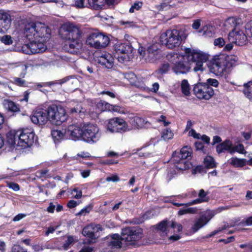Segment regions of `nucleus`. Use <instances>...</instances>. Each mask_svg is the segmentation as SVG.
I'll return each instance as SVG.
<instances>
[{"label":"nucleus","instance_id":"obj_23","mask_svg":"<svg viewBox=\"0 0 252 252\" xmlns=\"http://www.w3.org/2000/svg\"><path fill=\"white\" fill-rule=\"evenodd\" d=\"M210 219L205 216H202L196 220L191 226L190 233L194 234L197 232L200 228L205 225L209 221Z\"/></svg>","mask_w":252,"mask_h":252},{"label":"nucleus","instance_id":"obj_56","mask_svg":"<svg viewBox=\"0 0 252 252\" xmlns=\"http://www.w3.org/2000/svg\"><path fill=\"white\" fill-rule=\"evenodd\" d=\"M6 186L15 191H18L20 189L19 185L14 182H7Z\"/></svg>","mask_w":252,"mask_h":252},{"label":"nucleus","instance_id":"obj_57","mask_svg":"<svg viewBox=\"0 0 252 252\" xmlns=\"http://www.w3.org/2000/svg\"><path fill=\"white\" fill-rule=\"evenodd\" d=\"M1 41L5 45H10L13 43L11 37L9 35H4L1 37Z\"/></svg>","mask_w":252,"mask_h":252},{"label":"nucleus","instance_id":"obj_33","mask_svg":"<svg viewBox=\"0 0 252 252\" xmlns=\"http://www.w3.org/2000/svg\"><path fill=\"white\" fill-rule=\"evenodd\" d=\"M116 127H118V129H116L114 132L123 133L129 130L127 124L123 119L119 118Z\"/></svg>","mask_w":252,"mask_h":252},{"label":"nucleus","instance_id":"obj_15","mask_svg":"<svg viewBox=\"0 0 252 252\" xmlns=\"http://www.w3.org/2000/svg\"><path fill=\"white\" fill-rule=\"evenodd\" d=\"M51 29L44 24L37 22L36 37L42 42H47L51 37Z\"/></svg>","mask_w":252,"mask_h":252},{"label":"nucleus","instance_id":"obj_31","mask_svg":"<svg viewBox=\"0 0 252 252\" xmlns=\"http://www.w3.org/2000/svg\"><path fill=\"white\" fill-rule=\"evenodd\" d=\"M19 137V130H10L6 134V142L10 146H14L15 144L16 136Z\"/></svg>","mask_w":252,"mask_h":252},{"label":"nucleus","instance_id":"obj_61","mask_svg":"<svg viewBox=\"0 0 252 252\" xmlns=\"http://www.w3.org/2000/svg\"><path fill=\"white\" fill-rule=\"evenodd\" d=\"M92 207L90 205H88L82 209L81 211L78 213L79 215H85L87 213H89L91 210H92Z\"/></svg>","mask_w":252,"mask_h":252},{"label":"nucleus","instance_id":"obj_32","mask_svg":"<svg viewBox=\"0 0 252 252\" xmlns=\"http://www.w3.org/2000/svg\"><path fill=\"white\" fill-rule=\"evenodd\" d=\"M236 58L235 56H227L225 59L223 58V64L226 71L227 69H229L236 65L237 62Z\"/></svg>","mask_w":252,"mask_h":252},{"label":"nucleus","instance_id":"obj_60","mask_svg":"<svg viewBox=\"0 0 252 252\" xmlns=\"http://www.w3.org/2000/svg\"><path fill=\"white\" fill-rule=\"evenodd\" d=\"M158 122H163L164 126H168L170 122L166 121V117L164 115H161L158 119L157 120Z\"/></svg>","mask_w":252,"mask_h":252},{"label":"nucleus","instance_id":"obj_62","mask_svg":"<svg viewBox=\"0 0 252 252\" xmlns=\"http://www.w3.org/2000/svg\"><path fill=\"white\" fill-rule=\"evenodd\" d=\"M125 78L128 79L129 82L130 81H134L135 79H137V77L135 74L132 72L126 73L125 74Z\"/></svg>","mask_w":252,"mask_h":252},{"label":"nucleus","instance_id":"obj_51","mask_svg":"<svg viewBox=\"0 0 252 252\" xmlns=\"http://www.w3.org/2000/svg\"><path fill=\"white\" fill-rule=\"evenodd\" d=\"M243 222H244V220H236L234 221L230 222L228 224L227 227L235 228V227L238 226H245V225H243V224H242V223Z\"/></svg>","mask_w":252,"mask_h":252},{"label":"nucleus","instance_id":"obj_19","mask_svg":"<svg viewBox=\"0 0 252 252\" xmlns=\"http://www.w3.org/2000/svg\"><path fill=\"white\" fill-rule=\"evenodd\" d=\"M99 230H101V226L99 224L91 223L84 227L82 230V234L91 240H94L96 238L95 234Z\"/></svg>","mask_w":252,"mask_h":252},{"label":"nucleus","instance_id":"obj_46","mask_svg":"<svg viewBox=\"0 0 252 252\" xmlns=\"http://www.w3.org/2000/svg\"><path fill=\"white\" fill-rule=\"evenodd\" d=\"M194 146L196 151H199L204 154L207 153L206 148L203 143L201 141H196L194 143Z\"/></svg>","mask_w":252,"mask_h":252},{"label":"nucleus","instance_id":"obj_14","mask_svg":"<svg viewBox=\"0 0 252 252\" xmlns=\"http://www.w3.org/2000/svg\"><path fill=\"white\" fill-rule=\"evenodd\" d=\"M209 68L211 72L217 75H221L226 71L223 58L219 57V56L212 59Z\"/></svg>","mask_w":252,"mask_h":252},{"label":"nucleus","instance_id":"obj_49","mask_svg":"<svg viewBox=\"0 0 252 252\" xmlns=\"http://www.w3.org/2000/svg\"><path fill=\"white\" fill-rule=\"evenodd\" d=\"M171 2V0H163L160 4L157 6V7L158 10L162 11L165 8L170 7V3Z\"/></svg>","mask_w":252,"mask_h":252},{"label":"nucleus","instance_id":"obj_59","mask_svg":"<svg viewBox=\"0 0 252 252\" xmlns=\"http://www.w3.org/2000/svg\"><path fill=\"white\" fill-rule=\"evenodd\" d=\"M234 236H230L228 237L226 239H220L218 240V242L219 243H223L225 244H228L230 242H233L235 241Z\"/></svg>","mask_w":252,"mask_h":252},{"label":"nucleus","instance_id":"obj_30","mask_svg":"<svg viewBox=\"0 0 252 252\" xmlns=\"http://www.w3.org/2000/svg\"><path fill=\"white\" fill-rule=\"evenodd\" d=\"M66 131L59 129H54L51 131V135L56 144L60 143L64 139Z\"/></svg>","mask_w":252,"mask_h":252},{"label":"nucleus","instance_id":"obj_39","mask_svg":"<svg viewBox=\"0 0 252 252\" xmlns=\"http://www.w3.org/2000/svg\"><path fill=\"white\" fill-rule=\"evenodd\" d=\"M35 176L37 178L41 179L42 181L44 179L51 178L49 173V170L47 169L38 170L36 172Z\"/></svg>","mask_w":252,"mask_h":252},{"label":"nucleus","instance_id":"obj_50","mask_svg":"<svg viewBox=\"0 0 252 252\" xmlns=\"http://www.w3.org/2000/svg\"><path fill=\"white\" fill-rule=\"evenodd\" d=\"M111 112H118L120 114H126V110L125 108L124 107H121L118 105H112V107L111 108Z\"/></svg>","mask_w":252,"mask_h":252},{"label":"nucleus","instance_id":"obj_37","mask_svg":"<svg viewBox=\"0 0 252 252\" xmlns=\"http://www.w3.org/2000/svg\"><path fill=\"white\" fill-rule=\"evenodd\" d=\"M88 1L91 8L94 10L101 9L105 4L104 0H88Z\"/></svg>","mask_w":252,"mask_h":252},{"label":"nucleus","instance_id":"obj_22","mask_svg":"<svg viewBox=\"0 0 252 252\" xmlns=\"http://www.w3.org/2000/svg\"><path fill=\"white\" fill-rule=\"evenodd\" d=\"M122 235L118 233L113 234L111 239L107 242V245L112 248L120 249L123 248V242Z\"/></svg>","mask_w":252,"mask_h":252},{"label":"nucleus","instance_id":"obj_1","mask_svg":"<svg viewBox=\"0 0 252 252\" xmlns=\"http://www.w3.org/2000/svg\"><path fill=\"white\" fill-rule=\"evenodd\" d=\"M167 60L172 64V70L177 75L188 73L193 67L195 72L203 70V64L209 59V55L200 50L185 48L184 54L168 53Z\"/></svg>","mask_w":252,"mask_h":252},{"label":"nucleus","instance_id":"obj_41","mask_svg":"<svg viewBox=\"0 0 252 252\" xmlns=\"http://www.w3.org/2000/svg\"><path fill=\"white\" fill-rule=\"evenodd\" d=\"M182 93L186 96H189L190 93V86L188 81L186 79L182 80L181 85Z\"/></svg>","mask_w":252,"mask_h":252},{"label":"nucleus","instance_id":"obj_53","mask_svg":"<svg viewBox=\"0 0 252 252\" xmlns=\"http://www.w3.org/2000/svg\"><path fill=\"white\" fill-rule=\"evenodd\" d=\"M204 84L210 87H217L219 86V83L216 79L209 78L206 80V83H204Z\"/></svg>","mask_w":252,"mask_h":252},{"label":"nucleus","instance_id":"obj_20","mask_svg":"<svg viewBox=\"0 0 252 252\" xmlns=\"http://www.w3.org/2000/svg\"><path fill=\"white\" fill-rule=\"evenodd\" d=\"M95 61L108 69L112 68L114 65V59L112 55L106 52L101 53V55L97 57Z\"/></svg>","mask_w":252,"mask_h":252},{"label":"nucleus","instance_id":"obj_16","mask_svg":"<svg viewBox=\"0 0 252 252\" xmlns=\"http://www.w3.org/2000/svg\"><path fill=\"white\" fill-rule=\"evenodd\" d=\"M84 130V125L81 124H73L68 126L67 130V134H69L71 139L73 140H82Z\"/></svg>","mask_w":252,"mask_h":252},{"label":"nucleus","instance_id":"obj_55","mask_svg":"<svg viewBox=\"0 0 252 252\" xmlns=\"http://www.w3.org/2000/svg\"><path fill=\"white\" fill-rule=\"evenodd\" d=\"M225 42L222 37H219L214 40V44L220 48L222 47L225 45Z\"/></svg>","mask_w":252,"mask_h":252},{"label":"nucleus","instance_id":"obj_11","mask_svg":"<svg viewBox=\"0 0 252 252\" xmlns=\"http://www.w3.org/2000/svg\"><path fill=\"white\" fill-rule=\"evenodd\" d=\"M35 133L31 129L26 128L19 130L18 145L26 148L30 147L34 143Z\"/></svg>","mask_w":252,"mask_h":252},{"label":"nucleus","instance_id":"obj_35","mask_svg":"<svg viewBox=\"0 0 252 252\" xmlns=\"http://www.w3.org/2000/svg\"><path fill=\"white\" fill-rule=\"evenodd\" d=\"M158 231L161 232L163 235H166L168 232V221L167 220H163L159 222L156 227Z\"/></svg>","mask_w":252,"mask_h":252},{"label":"nucleus","instance_id":"obj_38","mask_svg":"<svg viewBox=\"0 0 252 252\" xmlns=\"http://www.w3.org/2000/svg\"><path fill=\"white\" fill-rule=\"evenodd\" d=\"M96 106L98 109L102 112L107 111H111V108L112 107V104L102 100H100L98 102Z\"/></svg>","mask_w":252,"mask_h":252},{"label":"nucleus","instance_id":"obj_26","mask_svg":"<svg viewBox=\"0 0 252 252\" xmlns=\"http://www.w3.org/2000/svg\"><path fill=\"white\" fill-rule=\"evenodd\" d=\"M129 124L135 128H140L144 126L145 120L140 117L135 116L129 117Z\"/></svg>","mask_w":252,"mask_h":252},{"label":"nucleus","instance_id":"obj_48","mask_svg":"<svg viewBox=\"0 0 252 252\" xmlns=\"http://www.w3.org/2000/svg\"><path fill=\"white\" fill-rule=\"evenodd\" d=\"M245 151L244 145L242 144H239L235 146H232V148L231 151H230V154H232L235 152H237L240 154H244V151Z\"/></svg>","mask_w":252,"mask_h":252},{"label":"nucleus","instance_id":"obj_43","mask_svg":"<svg viewBox=\"0 0 252 252\" xmlns=\"http://www.w3.org/2000/svg\"><path fill=\"white\" fill-rule=\"evenodd\" d=\"M173 136V132L169 128L163 129L161 133V137L165 140H168L172 139Z\"/></svg>","mask_w":252,"mask_h":252},{"label":"nucleus","instance_id":"obj_13","mask_svg":"<svg viewBox=\"0 0 252 252\" xmlns=\"http://www.w3.org/2000/svg\"><path fill=\"white\" fill-rule=\"evenodd\" d=\"M138 51L140 55L145 57L146 60L150 62H153L157 60L159 52L158 47L155 44L150 45L147 49L140 46Z\"/></svg>","mask_w":252,"mask_h":252},{"label":"nucleus","instance_id":"obj_5","mask_svg":"<svg viewBox=\"0 0 252 252\" xmlns=\"http://www.w3.org/2000/svg\"><path fill=\"white\" fill-rule=\"evenodd\" d=\"M192 150L190 146H184L180 151H175L172 154V160L177 169L184 171L190 168V162L186 160L192 157Z\"/></svg>","mask_w":252,"mask_h":252},{"label":"nucleus","instance_id":"obj_42","mask_svg":"<svg viewBox=\"0 0 252 252\" xmlns=\"http://www.w3.org/2000/svg\"><path fill=\"white\" fill-rule=\"evenodd\" d=\"M130 83L135 87L142 91H146L148 89L144 81L139 80L137 78L134 81H130Z\"/></svg>","mask_w":252,"mask_h":252},{"label":"nucleus","instance_id":"obj_12","mask_svg":"<svg viewBox=\"0 0 252 252\" xmlns=\"http://www.w3.org/2000/svg\"><path fill=\"white\" fill-rule=\"evenodd\" d=\"M229 40L239 46H243L248 42V37L242 30L234 29L228 34Z\"/></svg>","mask_w":252,"mask_h":252},{"label":"nucleus","instance_id":"obj_64","mask_svg":"<svg viewBox=\"0 0 252 252\" xmlns=\"http://www.w3.org/2000/svg\"><path fill=\"white\" fill-rule=\"evenodd\" d=\"M246 29L247 32H250V36L252 37V21H250L246 25Z\"/></svg>","mask_w":252,"mask_h":252},{"label":"nucleus","instance_id":"obj_9","mask_svg":"<svg viewBox=\"0 0 252 252\" xmlns=\"http://www.w3.org/2000/svg\"><path fill=\"white\" fill-rule=\"evenodd\" d=\"M113 50L115 57L123 63L126 59V55L132 52L133 48L130 43L117 42L114 45Z\"/></svg>","mask_w":252,"mask_h":252},{"label":"nucleus","instance_id":"obj_44","mask_svg":"<svg viewBox=\"0 0 252 252\" xmlns=\"http://www.w3.org/2000/svg\"><path fill=\"white\" fill-rule=\"evenodd\" d=\"M177 171H181V170L177 169L176 166L175 168L168 169L166 176V180L168 182H170L177 175ZM181 171H182L181 170Z\"/></svg>","mask_w":252,"mask_h":252},{"label":"nucleus","instance_id":"obj_34","mask_svg":"<svg viewBox=\"0 0 252 252\" xmlns=\"http://www.w3.org/2000/svg\"><path fill=\"white\" fill-rule=\"evenodd\" d=\"M252 85V81H249L243 85L244 89L242 91L245 96L250 101H252V91L251 86Z\"/></svg>","mask_w":252,"mask_h":252},{"label":"nucleus","instance_id":"obj_24","mask_svg":"<svg viewBox=\"0 0 252 252\" xmlns=\"http://www.w3.org/2000/svg\"><path fill=\"white\" fill-rule=\"evenodd\" d=\"M3 104L8 111L12 112L13 115L21 111L20 105L10 99L4 100Z\"/></svg>","mask_w":252,"mask_h":252},{"label":"nucleus","instance_id":"obj_18","mask_svg":"<svg viewBox=\"0 0 252 252\" xmlns=\"http://www.w3.org/2000/svg\"><path fill=\"white\" fill-rule=\"evenodd\" d=\"M11 16L7 12L0 10V33H4L10 27Z\"/></svg>","mask_w":252,"mask_h":252},{"label":"nucleus","instance_id":"obj_63","mask_svg":"<svg viewBox=\"0 0 252 252\" xmlns=\"http://www.w3.org/2000/svg\"><path fill=\"white\" fill-rule=\"evenodd\" d=\"M102 163L105 165H112L114 164H116L118 163V160L117 159H104L102 161Z\"/></svg>","mask_w":252,"mask_h":252},{"label":"nucleus","instance_id":"obj_47","mask_svg":"<svg viewBox=\"0 0 252 252\" xmlns=\"http://www.w3.org/2000/svg\"><path fill=\"white\" fill-rule=\"evenodd\" d=\"M74 242V238L73 236L69 235L67 237V239L65 241L63 245V247L64 250H67L70 246Z\"/></svg>","mask_w":252,"mask_h":252},{"label":"nucleus","instance_id":"obj_21","mask_svg":"<svg viewBox=\"0 0 252 252\" xmlns=\"http://www.w3.org/2000/svg\"><path fill=\"white\" fill-rule=\"evenodd\" d=\"M37 22H31L25 25L24 34L27 39L34 40L36 37Z\"/></svg>","mask_w":252,"mask_h":252},{"label":"nucleus","instance_id":"obj_10","mask_svg":"<svg viewBox=\"0 0 252 252\" xmlns=\"http://www.w3.org/2000/svg\"><path fill=\"white\" fill-rule=\"evenodd\" d=\"M193 91L194 94L199 99L209 100L214 94V91L211 87L201 83L195 84Z\"/></svg>","mask_w":252,"mask_h":252},{"label":"nucleus","instance_id":"obj_40","mask_svg":"<svg viewBox=\"0 0 252 252\" xmlns=\"http://www.w3.org/2000/svg\"><path fill=\"white\" fill-rule=\"evenodd\" d=\"M118 117L114 118L112 119H111L109 120L107 125V127L108 130H109L111 132H114L116 131V129H118V127H117V125L118 124V121L119 120Z\"/></svg>","mask_w":252,"mask_h":252},{"label":"nucleus","instance_id":"obj_29","mask_svg":"<svg viewBox=\"0 0 252 252\" xmlns=\"http://www.w3.org/2000/svg\"><path fill=\"white\" fill-rule=\"evenodd\" d=\"M230 164L235 168H241L247 165V160L245 158L232 157L230 159Z\"/></svg>","mask_w":252,"mask_h":252},{"label":"nucleus","instance_id":"obj_4","mask_svg":"<svg viewBox=\"0 0 252 252\" xmlns=\"http://www.w3.org/2000/svg\"><path fill=\"white\" fill-rule=\"evenodd\" d=\"M123 249L125 250L140 247L143 244V230L139 226H126L122 229Z\"/></svg>","mask_w":252,"mask_h":252},{"label":"nucleus","instance_id":"obj_58","mask_svg":"<svg viewBox=\"0 0 252 252\" xmlns=\"http://www.w3.org/2000/svg\"><path fill=\"white\" fill-rule=\"evenodd\" d=\"M11 252H27V251L19 245H14L12 247Z\"/></svg>","mask_w":252,"mask_h":252},{"label":"nucleus","instance_id":"obj_27","mask_svg":"<svg viewBox=\"0 0 252 252\" xmlns=\"http://www.w3.org/2000/svg\"><path fill=\"white\" fill-rule=\"evenodd\" d=\"M207 194L208 192H205L203 189H201L199 190L198 193L199 198L188 202L186 205L187 206H190L195 204L207 202L209 200V198L207 197Z\"/></svg>","mask_w":252,"mask_h":252},{"label":"nucleus","instance_id":"obj_36","mask_svg":"<svg viewBox=\"0 0 252 252\" xmlns=\"http://www.w3.org/2000/svg\"><path fill=\"white\" fill-rule=\"evenodd\" d=\"M203 163L205 165L204 167L205 169L213 168L217 166V163L215 162L214 158L211 156H208L205 158Z\"/></svg>","mask_w":252,"mask_h":252},{"label":"nucleus","instance_id":"obj_28","mask_svg":"<svg viewBox=\"0 0 252 252\" xmlns=\"http://www.w3.org/2000/svg\"><path fill=\"white\" fill-rule=\"evenodd\" d=\"M199 33H203V35L207 37H213L215 33V28L211 25H206L199 31Z\"/></svg>","mask_w":252,"mask_h":252},{"label":"nucleus","instance_id":"obj_17","mask_svg":"<svg viewBox=\"0 0 252 252\" xmlns=\"http://www.w3.org/2000/svg\"><path fill=\"white\" fill-rule=\"evenodd\" d=\"M30 42L28 44V48L30 50L31 53L32 54L44 52L47 49L46 42H42L37 38L34 40H30Z\"/></svg>","mask_w":252,"mask_h":252},{"label":"nucleus","instance_id":"obj_8","mask_svg":"<svg viewBox=\"0 0 252 252\" xmlns=\"http://www.w3.org/2000/svg\"><path fill=\"white\" fill-rule=\"evenodd\" d=\"M99 128L96 125L84 124L82 140L93 143L97 141L99 138Z\"/></svg>","mask_w":252,"mask_h":252},{"label":"nucleus","instance_id":"obj_54","mask_svg":"<svg viewBox=\"0 0 252 252\" xmlns=\"http://www.w3.org/2000/svg\"><path fill=\"white\" fill-rule=\"evenodd\" d=\"M170 65L168 63H162L159 68V71L161 74L166 73L169 70Z\"/></svg>","mask_w":252,"mask_h":252},{"label":"nucleus","instance_id":"obj_6","mask_svg":"<svg viewBox=\"0 0 252 252\" xmlns=\"http://www.w3.org/2000/svg\"><path fill=\"white\" fill-rule=\"evenodd\" d=\"M160 41L169 49H172L179 47L182 42L180 32L176 29L167 30L160 35Z\"/></svg>","mask_w":252,"mask_h":252},{"label":"nucleus","instance_id":"obj_3","mask_svg":"<svg viewBox=\"0 0 252 252\" xmlns=\"http://www.w3.org/2000/svg\"><path fill=\"white\" fill-rule=\"evenodd\" d=\"M63 30L62 37L66 42L68 41L63 46L64 50L71 54H77L82 46V31L73 23L64 25Z\"/></svg>","mask_w":252,"mask_h":252},{"label":"nucleus","instance_id":"obj_2","mask_svg":"<svg viewBox=\"0 0 252 252\" xmlns=\"http://www.w3.org/2000/svg\"><path fill=\"white\" fill-rule=\"evenodd\" d=\"M67 115L65 109L61 105L52 104L47 109L38 108L33 112L31 116L32 122L36 125H44L48 121L60 126L66 121Z\"/></svg>","mask_w":252,"mask_h":252},{"label":"nucleus","instance_id":"obj_25","mask_svg":"<svg viewBox=\"0 0 252 252\" xmlns=\"http://www.w3.org/2000/svg\"><path fill=\"white\" fill-rule=\"evenodd\" d=\"M232 148V142L229 139H226L216 146V151L219 154L224 153L225 151L230 153Z\"/></svg>","mask_w":252,"mask_h":252},{"label":"nucleus","instance_id":"obj_45","mask_svg":"<svg viewBox=\"0 0 252 252\" xmlns=\"http://www.w3.org/2000/svg\"><path fill=\"white\" fill-rule=\"evenodd\" d=\"M206 173V170H205L204 166L202 165H197L193 168L191 170V173L193 175L196 174L197 173Z\"/></svg>","mask_w":252,"mask_h":252},{"label":"nucleus","instance_id":"obj_7","mask_svg":"<svg viewBox=\"0 0 252 252\" xmlns=\"http://www.w3.org/2000/svg\"><path fill=\"white\" fill-rule=\"evenodd\" d=\"M109 43V37L105 33L99 32L90 33L86 40V44L95 49L105 48Z\"/></svg>","mask_w":252,"mask_h":252},{"label":"nucleus","instance_id":"obj_52","mask_svg":"<svg viewBox=\"0 0 252 252\" xmlns=\"http://www.w3.org/2000/svg\"><path fill=\"white\" fill-rule=\"evenodd\" d=\"M13 83L19 87H25L26 86L25 80L20 77H14Z\"/></svg>","mask_w":252,"mask_h":252}]
</instances>
